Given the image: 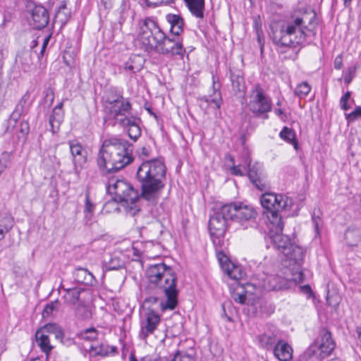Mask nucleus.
Listing matches in <instances>:
<instances>
[{"mask_svg": "<svg viewBox=\"0 0 361 361\" xmlns=\"http://www.w3.org/2000/svg\"><path fill=\"white\" fill-rule=\"evenodd\" d=\"M164 34L153 19L147 18L140 20L137 39L146 51H154L160 42L164 39Z\"/></svg>", "mask_w": 361, "mask_h": 361, "instance_id": "nucleus-8", "label": "nucleus"}, {"mask_svg": "<svg viewBox=\"0 0 361 361\" xmlns=\"http://www.w3.org/2000/svg\"><path fill=\"white\" fill-rule=\"evenodd\" d=\"M310 85L307 82H302L297 85L294 93L301 99L305 98L310 93Z\"/></svg>", "mask_w": 361, "mask_h": 361, "instance_id": "nucleus-39", "label": "nucleus"}, {"mask_svg": "<svg viewBox=\"0 0 361 361\" xmlns=\"http://www.w3.org/2000/svg\"><path fill=\"white\" fill-rule=\"evenodd\" d=\"M247 291L244 290V287L238 284L231 293L232 298L240 304L246 302Z\"/></svg>", "mask_w": 361, "mask_h": 361, "instance_id": "nucleus-35", "label": "nucleus"}, {"mask_svg": "<svg viewBox=\"0 0 361 361\" xmlns=\"http://www.w3.org/2000/svg\"><path fill=\"white\" fill-rule=\"evenodd\" d=\"M44 102L49 106L51 105L54 99V92L52 88H46L44 91Z\"/></svg>", "mask_w": 361, "mask_h": 361, "instance_id": "nucleus-48", "label": "nucleus"}, {"mask_svg": "<svg viewBox=\"0 0 361 361\" xmlns=\"http://www.w3.org/2000/svg\"><path fill=\"white\" fill-rule=\"evenodd\" d=\"M241 167H242L241 165L233 166L231 168V173H232V174L236 175V176H243L244 175V172L241 169Z\"/></svg>", "mask_w": 361, "mask_h": 361, "instance_id": "nucleus-61", "label": "nucleus"}, {"mask_svg": "<svg viewBox=\"0 0 361 361\" xmlns=\"http://www.w3.org/2000/svg\"><path fill=\"white\" fill-rule=\"evenodd\" d=\"M70 17L71 12L67 8L66 5L63 4L58 8L54 16V23H58L62 27L66 25Z\"/></svg>", "mask_w": 361, "mask_h": 361, "instance_id": "nucleus-32", "label": "nucleus"}, {"mask_svg": "<svg viewBox=\"0 0 361 361\" xmlns=\"http://www.w3.org/2000/svg\"><path fill=\"white\" fill-rule=\"evenodd\" d=\"M32 50H22L18 54L16 58V63L20 64L21 68L25 72H28L32 69Z\"/></svg>", "mask_w": 361, "mask_h": 361, "instance_id": "nucleus-30", "label": "nucleus"}, {"mask_svg": "<svg viewBox=\"0 0 361 361\" xmlns=\"http://www.w3.org/2000/svg\"><path fill=\"white\" fill-rule=\"evenodd\" d=\"M221 220L238 223L244 229L254 226L257 212L251 206L243 204L240 202H234L221 205L214 213Z\"/></svg>", "mask_w": 361, "mask_h": 361, "instance_id": "nucleus-7", "label": "nucleus"}, {"mask_svg": "<svg viewBox=\"0 0 361 361\" xmlns=\"http://www.w3.org/2000/svg\"><path fill=\"white\" fill-rule=\"evenodd\" d=\"M60 306V302L58 300L50 302L47 304L42 311V317L47 319L50 316L53 315L54 312H56Z\"/></svg>", "mask_w": 361, "mask_h": 361, "instance_id": "nucleus-37", "label": "nucleus"}, {"mask_svg": "<svg viewBox=\"0 0 361 361\" xmlns=\"http://www.w3.org/2000/svg\"><path fill=\"white\" fill-rule=\"evenodd\" d=\"M94 209V205L91 202V201L90 200L89 192H87L85 194V204L84 212L86 214L92 213Z\"/></svg>", "mask_w": 361, "mask_h": 361, "instance_id": "nucleus-52", "label": "nucleus"}, {"mask_svg": "<svg viewBox=\"0 0 361 361\" xmlns=\"http://www.w3.org/2000/svg\"><path fill=\"white\" fill-rule=\"evenodd\" d=\"M174 0H145V2L148 6H158L161 4H170L173 3Z\"/></svg>", "mask_w": 361, "mask_h": 361, "instance_id": "nucleus-54", "label": "nucleus"}, {"mask_svg": "<svg viewBox=\"0 0 361 361\" xmlns=\"http://www.w3.org/2000/svg\"><path fill=\"white\" fill-rule=\"evenodd\" d=\"M92 343L86 345L85 350L88 351L90 356H106L108 355H114L116 353V346H109L103 343H100L99 340H90Z\"/></svg>", "mask_w": 361, "mask_h": 361, "instance_id": "nucleus-18", "label": "nucleus"}, {"mask_svg": "<svg viewBox=\"0 0 361 361\" xmlns=\"http://www.w3.org/2000/svg\"><path fill=\"white\" fill-rule=\"evenodd\" d=\"M302 290H303V292L305 293H307V294H312V288H311V287L309 285L303 286L302 287Z\"/></svg>", "mask_w": 361, "mask_h": 361, "instance_id": "nucleus-62", "label": "nucleus"}, {"mask_svg": "<svg viewBox=\"0 0 361 361\" xmlns=\"http://www.w3.org/2000/svg\"><path fill=\"white\" fill-rule=\"evenodd\" d=\"M122 263L118 259H111L106 267L108 270H116L121 267Z\"/></svg>", "mask_w": 361, "mask_h": 361, "instance_id": "nucleus-56", "label": "nucleus"}, {"mask_svg": "<svg viewBox=\"0 0 361 361\" xmlns=\"http://www.w3.org/2000/svg\"><path fill=\"white\" fill-rule=\"evenodd\" d=\"M247 104L250 111L256 117L263 119L269 118L268 113L271 111V99L267 96L259 84H256L250 91Z\"/></svg>", "mask_w": 361, "mask_h": 361, "instance_id": "nucleus-11", "label": "nucleus"}, {"mask_svg": "<svg viewBox=\"0 0 361 361\" xmlns=\"http://www.w3.org/2000/svg\"><path fill=\"white\" fill-rule=\"evenodd\" d=\"M226 228L227 224L225 220L220 219L214 214L211 216L209 221V230L219 264L230 279L238 280L240 278V269L231 262L222 250L226 243L224 235Z\"/></svg>", "mask_w": 361, "mask_h": 361, "instance_id": "nucleus-6", "label": "nucleus"}, {"mask_svg": "<svg viewBox=\"0 0 361 361\" xmlns=\"http://www.w3.org/2000/svg\"><path fill=\"white\" fill-rule=\"evenodd\" d=\"M50 38H51V35H49L44 39L39 54H37L39 60H40L41 58L43 57L45 49L48 45L49 40H50Z\"/></svg>", "mask_w": 361, "mask_h": 361, "instance_id": "nucleus-57", "label": "nucleus"}, {"mask_svg": "<svg viewBox=\"0 0 361 361\" xmlns=\"http://www.w3.org/2000/svg\"><path fill=\"white\" fill-rule=\"evenodd\" d=\"M356 69L357 68L355 66H349L347 68L346 73L344 75L345 83L348 85L352 82L353 78L355 77Z\"/></svg>", "mask_w": 361, "mask_h": 361, "instance_id": "nucleus-46", "label": "nucleus"}, {"mask_svg": "<svg viewBox=\"0 0 361 361\" xmlns=\"http://www.w3.org/2000/svg\"><path fill=\"white\" fill-rule=\"evenodd\" d=\"M286 285V281L279 275L271 274L267 276L263 280V287L267 291L279 290Z\"/></svg>", "mask_w": 361, "mask_h": 361, "instance_id": "nucleus-24", "label": "nucleus"}, {"mask_svg": "<svg viewBox=\"0 0 361 361\" xmlns=\"http://www.w3.org/2000/svg\"><path fill=\"white\" fill-rule=\"evenodd\" d=\"M216 96L214 98L203 97L201 99L202 102H205L207 105L213 107L214 109H219L221 104V92H218L215 93Z\"/></svg>", "mask_w": 361, "mask_h": 361, "instance_id": "nucleus-40", "label": "nucleus"}, {"mask_svg": "<svg viewBox=\"0 0 361 361\" xmlns=\"http://www.w3.org/2000/svg\"><path fill=\"white\" fill-rule=\"evenodd\" d=\"M309 347L307 349L301 354L298 361H321L319 357L312 351Z\"/></svg>", "mask_w": 361, "mask_h": 361, "instance_id": "nucleus-42", "label": "nucleus"}, {"mask_svg": "<svg viewBox=\"0 0 361 361\" xmlns=\"http://www.w3.org/2000/svg\"><path fill=\"white\" fill-rule=\"evenodd\" d=\"M354 235H356L357 237V241H358L360 238V235L358 234V231H355V230H348L346 233H345V239L349 243V244L350 245H356V242H351L350 240V238H352L353 236Z\"/></svg>", "mask_w": 361, "mask_h": 361, "instance_id": "nucleus-53", "label": "nucleus"}, {"mask_svg": "<svg viewBox=\"0 0 361 361\" xmlns=\"http://www.w3.org/2000/svg\"><path fill=\"white\" fill-rule=\"evenodd\" d=\"M280 137L284 140L293 143L294 147L297 149L298 142L295 140V132L292 129H290L288 127H284L280 132Z\"/></svg>", "mask_w": 361, "mask_h": 361, "instance_id": "nucleus-38", "label": "nucleus"}, {"mask_svg": "<svg viewBox=\"0 0 361 361\" xmlns=\"http://www.w3.org/2000/svg\"><path fill=\"white\" fill-rule=\"evenodd\" d=\"M133 145L125 139L112 137L106 139L97 154V164L103 174L114 173L133 161Z\"/></svg>", "mask_w": 361, "mask_h": 361, "instance_id": "nucleus-3", "label": "nucleus"}, {"mask_svg": "<svg viewBox=\"0 0 361 361\" xmlns=\"http://www.w3.org/2000/svg\"><path fill=\"white\" fill-rule=\"evenodd\" d=\"M62 108L63 102H60L54 108L52 114L49 117V122L53 133H56L59 130L63 120L64 113Z\"/></svg>", "mask_w": 361, "mask_h": 361, "instance_id": "nucleus-25", "label": "nucleus"}, {"mask_svg": "<svg viewBox=\"0 0 361 361\" xmlns=\"http://www.w3.org/2000/svg\"><path fill=\"white\" fill-rule=\"evenodd\" d=\"M345 117L349 122L355 121L358 117L361 118V106H357L353 111L345 114Z\"/></svg>", "mask_w": 361, "mask_h": 361, "instance_id": "nucleus-49", "label": "nucleus"}, {"mask_svg": "<svg viewBox=\"0 0 361 361\" xmlns=\"http://www.w3.org/2000/svg\"><path fill=\"white\" fill-rule=\"evenodd\" d=\"M312 220L314 226L315 232L319 234L321 227L322 226V219L320 217V212L319 210L316 212L314 211L313 214L312 216Z\"/></svg>", "mask_w": 361, "mask_h": 361, "instance_id": "nucleus-44", "label": "nucleus"}, {"mask_svg": "<svg viewBox=\"0 0 361 361\" xmlns=\"http://www.w3.org/2000/svg\"><path fill=\"white\" fill-rule=\"evenodd\" d=\"M75 281L79 283L92 286L96 279L93 274L87 269L78 267L73 272Z\"/></svg>", "mask_w": 361, "mask_h": 361, "instance_id": "nucleus-28", "label": "nucleus"}, {"mask_svg": "<svg viewBox=\"0 0 361 361\" xmlns=\"http://www.w3.org/2000/svg\"><path fill=\"white\" fill-rule=\"evenodd\" d=\"M76 314L83 319H88L92 317L91 310L88 307L85 305L80 306L77 308Z\"/></svg>", "mask_w": 361, "mask_h": 361, "instance_id": "nucleus-43", "label": "nucleus"}, {"mask_svg": "<svg viewBox=\"0 0 361 361\" xmlns=\"http://www.w3.org/2000/svg\"><path fill=\"white\" fill-rule=\"evenodd\" d=\"M129 11V8H127L124 1H122L119 11L120 16L118 19V23L121 25H122L123 23L126 21V19L128 16Z\"/></svg>", "mask_w": 361, "mask_h": 361, "instance_id": "nucleus-45", "label": "nucleus"}, {"mask_svg": "<svg viewBox=\"0 0 361 361\" xmlns=\"http://www.w3.org/2000/svg\"><path fill=\"white\" fill-rule=\"evenodd\" d=\"M305 14H292L279 27L273 30V42L279 48L295 47L306 40L307 26L305 24Z\"/></svg>", "mask_w": 361, "mask_h": 361, "instance_id": "nucleus-5", "label": "nucleus"}, {"mask_svg": "<svg viewBox=\"0 0 361 361\" xmlns=\"http://www.w3.org/2000/svg\"><path fill=\"white\" fill-rule=\"evenodd\" d=\"M30 94L28 91H27L18 101L15 109L12 112L9 119L10 123L12 121H13L14 123H16L20 116L27 110V102L30 99Z\"/></svg>", "mask_w": 361, "mask_h": 361, "instance_id": "nucleus-26", "label": "nucleus"}, {"mask_svg": "<svg viewBox=\"0 0 361 361\" xmlns=\"http://www.w3.org/2000/svg\"><path fill=\"white\" fill-rule=\"evenodd\" d=\"M290 250L289 254L284 255L287 257V269L285 271L286 279L295 283H302L305 277L302 269L305 253L302 247L295 244H293Z\"/></svg>", "mask_w": 361, "mask_h": 361, "instance_id": "nucleus-9", "label": "nucleus"}, {"mask_svg": "<svg viewBox=\"0 0 361 361\" xmlns=\"http://www.w3.org/2000/svg\"><path fill=\"white\" fill-rule=\"evenodd\" d=\"M80 338H97L98 336L97 330L94 327H90L82 329L77 333Z\"/></svg>", "mask_w": 361, "mask_h": 361, "instance_id": "nucleus-41", "label": "nucleus"}, {"mask_svg": "<svg viewBox=\"0 0 361 361\" xmlns=\"http://www.w3.org/2000/svg\"><path fill=\"white\" fill-rule=\"evenodd\" d=\"M120 125L127 129L128 135L133 140L136 141L140 137L141 129L135 117L125 116L123 120H120Z\"/></svg>", "mask_w": 361, "mask_h": 361, "instance_id": "nucleus-22", "label": "nucleus"}, {"mask_svg": "<svg viewBox=\"0 0 361 361\" xmlns=\"http://www.w3.org/2000/svg\"><path fill=\"white\" fill-rule=\"evenodd\" d=\"M166 19L171 25V32L173 35L179 36L183 31L185 25L183 18L180 15L170 13L166 15Z\"/></svg>", "mask_w": 361, "mask_h": 361, "instance_id": "nucleus-27", "label": "nucleus"}, {"mask_svg": "<svg viewBox=\"0 0 361 361\" xmlns=\"http://www.w3.org/2000/svg\"><path fill=\"white\" fill-rule=\"evenodd\" d=\"M132 105L128 99L106 106V109L108 111L109 116L114 118L119 125L120 120H123V118L126 116V114L130 113Z\"/></svg>", "mask_w": 361, "mask_h": 361, "instance_id": "nucleus-16", "label": "nucleus"}, {"mask_svg": "<svg viewBox=\"0 0 361 361\" xmlns=\"http://www.w3.org/2000/svg\"><path fill=\"white\" fill-rule=\"evenodd\" d=\"M31 22L30 25L36 30H41L45 27L49 22V14L48 11L42 5L35 4L30 9Z\"/></svg>", "mask_w": 361, "mask_h": 361, "instance_id": "nucleus-14", "label": "nucleus"}, {"mask_svg": "<svg viewBox=\"0 0 361 361\" xmlns=\"http://www.w3.org/2000/svg\"><path fill=\"white\" fill-rule=\"evenodd\" d=\"M30 131V125L27 121H23L20 124V132L23 135H27Z\"/></svg>", "mask_w": 361, "mask_h": 361, "instance_id": "nucleus-58", "label": "nucleus"}, {"mask_svg": "<svg viewBox=\"0 0 361 361\" xmlns=\"http://www.w3.org/2000/svg\"><path fill=\"white\" fill-rule=\"evenodd\" d=\"M245 163L247 164V169L245 166H243V171H247V176L251 183L258 190L261 191L264 190L266 188V181L264 178L261 165L256 163L251 166V160L248 157L245 160Z\"/></svg>", "mask_w": 361, "mask_h": 361, "instance_id": "nucleus-13", "label": "nucleus"}, {"mask_svg": "<svg viewBox=\"0 0 361 361\" xmlns=\"http://www.w3.org/2000/svg\"><path fill=\"white\" fill-rule=\"evenodd\" d=\"M146 277L148 279L146 292L149 296L145 298L144 303L156 304L159 295L164 293L166 300L161 302V310H174L178 295V277L174 269L163 262L151 264L146 270Z\"/></svg>", "mask_w": 361, "mask_h": 361, "instance_id": "nucleus-1", "label": "nucleus"}, {"mask_svg": "<svg viewBox=\"0 0 361 361\" xmlns=\"http://www.w3.org/2000/svg\"><path fill=\"white\" fill-rule=\"evenodd\" d=\"M11 153L8 152H3L0 156V164H4L8 167L11 161Z\"/></svg>", "mask_w": 361, "mask_h": 361, "instance_id": "nucleus-55", "label": "nucleus"}, {"mask_svg": "<svg viewBox=\"0 0 361 361\" xmlns=\"http://www.w3.org/2000/svg\"><path fill=\"white\" fill-rule=\"evenodd\" d=\"M141 361H159V360H157V359H153V358H152L150 357L147 356V357H143L141 360Z\"/></svg>", "mask_w": 361, "mask_h": 361, "instance_id": "nucleus-63", "label": "nucleus"}, {"mask_svg": "<svg viewBox=\"0 0 361 361\" xmlns=\"http://www.w3.org/2000/svg\"><path fill=\"white\" fill-rule=\"evenodd\" d=\"M273 352L275 357L280 361H289L293 357L292 347L283 340L278 341Z\"/></svg>", "mask_w": 361, "mask_h": 361, "instance_id": "nucleus-23", "label": "nucleus"}, {"mask_svg": "<svg viewBox=\"0 0 361 361\" xmlns=\"http://www.w3.org/2000/svg\"><path fill=\"white\" fill-rule=\"evenodd\" d=\"M13 226V217L6 213L0 214V228L4 233H8Z\"/></svg>", "mask_w": 361, "mask_h": 361, "instance_id": "nucleus-36", "label": "nucleus"}, {"mask_svg": "<svg viewBox=\"0 0 361 361\" xmlns=\"http://www.w3.org/2000/svg\"><path fill=\"white\" fill-rule=\"evenodd\" d=\"M107 191L114 195V200L118 202H126L128 205L135 204L140 194L133 185L124 180L111 178L108 181Z\"/></svg>", "mask_w": 361, "mask_h": 361, "instance_id": "nucleus-10", "label": "nucleus"}, {"mask_svg": "<svg viewBox=\"0 0 361 361\" xmlns=\"http://www.w3.org/2000/svg\"><path fill=\"white\" fill-rule=\"evenodd\" d=\"M143 64L144 59L141 56L133 55L123 63L120 69L124 71L127 75H132L139 72L142 68Z\"/></svg>", "mask_w": 361, "mask_h": 361, "instance_id": "nucleus-21", "label": "nucleus"}, {"mask_svg": "<svg viewBox=\"0 0 361 361\" xmlns=\"http://www.w3.org/2000/svg\"><path fill=\"white\" fill-rule=\"evenodd\" d=\"M166 166L161 159L144 161L137 168L135 178L139 183L140 197L156 203L159 192L164 188Z\"/></svg>", "mask_w": 361, "mask_h": 361, "instance_id": "nucleus-4", "label": "nucleus"}, {"mask_svg": "<svg viewBox=\"0 0 361 361\" xmlns=\"http://www.w3.org/2000/svg\"><path fill=\"white\" fill-rule=\"evenodd\" d=\"M40 349L48 356L49 353L51 350L52 346L49 343V340H35Z\"/></svg>", "mask_w": 361, "mask_h": 361, "instance_id": "nucleus-47", "label": "nucleus"}, {"mask_svg": "<svg viewBox=\"0 0 361 361\" xmlns=\"http://www.w3.org/2000/svg\"><path fill=\"white\" fill-rule=\"evenodd\" d=\"M137 152L138 157L140 159H142L144 161H146L145 159L151 155L152 150L149 147H142L140 149H139Z\"/></svg>", "mask_w": 361, "mask_h": 361, "instance_id": "nucleus-50", "label": "nucleus"}, {"mask_svg": "<svg viewBox=\"0 0 361 361\" xmlns=\"http://www.w3.org/2000/svg\"><path fill=\"white\" fill-rule=\"evenodd\" d=\"M51 335L55 338H62L64 336L59 325L56 323H49L36 332L35 338H49Z\"/></svg>", "mask_w": 361, "mask_h": 361, "instance_id": "nucleus-19", "label": "nucleus"}, {"mask_svg": "<svg viewBox=\"0 0 361 361\" xmlns=\"http://www.w3.org/2000/svg\"><path fill=\"white\" fill-rule=\"evenodd\" d=\"M68 143L75 173H79L80 170L87 162V152L83 149L82 145L76 141H69Z\"/></svg>", "mask_w": 361, "mask_h": 361, "instance_id": "nucleus-15", "label": "nucleus"}, {"mask_svg": "<svg viewBox=\"0 0 361 361\" xmlns=\"http://www.w3.org/2000/svg\"><path fill=\"white\" fill-rule=\"evenodd\" d=\"M160 322V316L154 310L147 308V312L145 315V323L142 326V333L145 337L148 336V334L152 333L157 328Z\"/></svg>", "mask_w": 361, "mask_h": 361, "instance_id": "nucleus-20", "label": "nucleus"}, {"mask_svg": "<svg viewBox=\"0 0 361 361\" xmlns=\"http://www.w3.org/2000/svg\"><path fill=\"white\" fill-rule=\"evenodd\" d=\"M130 361H137L133 351L130 352Z\"/></svg>", "mask_w": 361, "mask_h": 361, "instance_id": "nucleus-64", "label": "nucleus"}, {"mask_svg": "<svg viewBox=\"0 0 361 361\" xmlns=\"http://www.w3.org/2000/svg\"><path fill=\"white\" fill-rule=\"evenodd\" d=\"M154 51L168 57L179 56L181 59L186 53L182 39L179 37H168L166 34Z\"/></svg>", "mask_w": 361, "mask_h": 361, "instance_id": "nucleus-12", "label": "nucleus"}, {"mask_svg": "<svg viewBox=\"0 0 361 361\" xmlns=\"http://www.w3.org/2000/svg\"><path fill=\"white\" fill-rule=\"evenodd\" d=\"M261 204L267 210V217L276 230L275 235L271 236L274 247L283 255L289 254L293 243L288 235L281 233L283 222L279 212L290 210L293 204V200L285 195L267 192L262 195Z\"/></svg>", "mask_w": 361, "mask_h": 361, "instance_id": "nucleus-2", "label": "nucleus"}, {"mask_svg": "<svg viewBox=\"0 0 361 361\" xmlns=\"http://www.w3.org/2000/svg\"><path fill=\"white\" fill-rule=\"evenodd\" d=\"M171 361H194L193 359L188 355L177 354Z\"/></svg>", "mask_w": 361, "mask_h": 361, "instance_id": "nucleus-60", "label": "nucleus"}, {"mask_svg": "<svg viewBox=\"0 0 361 361\" xmlns=\"http://www.w3.org/2000/svg\"><path fill=\"white\" fill-rule=\"evenodd\" d=\"M126 99L123 98L122 93L116 87H111L107 91L106 103L107 105L114 104L115 102H121Z\"/></svg>", "mask_w": 361, "mask_h": 361, "instance_id": "nucleus-34", "label": "nucleus"}, {"mask_svg": "<svg viewBox=\"0 0 361 361\" xmlns=\"http://www.w3.org/2000/svg\"><path fill=\"white\" fill-rule=\"evenodd\" d=\"M334 68L337 70H340L343 67V56L342 54L338 55L334 62Z\"/></svg>", "mask_w": 361, "mask_h": 361, "instance_id": "nucleus-59", "label": "nucleus"}, {"mask_svg": "<svg viewBox=\"0 0 361 361\" xmlns=\"http://www.w3.org/2000/svg\"><path fill=\"white\" fill-rule=\"evenodd\" d=\"M230 79L232 88L235 92H245L246 87L243 73L240 71L230 70Z\"/></svg>", "mask_w": 361, "mask_h": 361, "instance_id": "nucleus-29", "label": "nucleus"}, {"mask_svg": "<svg viewBox=\"0 0 361 361\" xmlns=\"http://www.w3.org/2000/svg\"><path fill=\"white\" fill-rule=\"evenodd\" d=\"M309 348L322 360L331 354L336 348V343L334 340H314Z\"/></svg>", "mask_w": 361, "mask_h": 361, "instance_id": "nucleus-17", "label": "nucleus"}, {"mask_svg": "<svg viewBox=\"0 0 361 361\" xmlns=\"http://www.w3.org/2000/svg\"><path fill=\"white\" fill-rule=\"evenodd\" d=\"M82 290L78 288H68L66 290V293L63 295L64 300L68 304L75 305L80 299V295Z\"/></svg>", "mask_w": 361, "mask_h": 361, "instance_id": "nucleus-33", "label": "nucleus"}, {"mask_svg": "<svg viewBox=\"0 0 361 361\" xmlns=\"http://www.w3.org/2000/svg\"><path fill=\"white\" fill-rule=\"evenodd\" d=\"M190 13L198 18H204V0H185Z\"/></svg>", "mask_w": 361, "mask_h": 361, "instance_id": "nucleus-31", "label": "nucleus"}, {"mask_svg": "<svg viewBox=\"0 0 361 361\" xmlns=\"http://www.w3.org/2000/svg\"><path fill=\"white\" fill-rule=\"evenodd\" d=\"M350 95H351V92L348 91L341 98V100H340L341 106L345 111H347L350 108V106L348 104V101L350 98Z\"/></svg>", "mask_w": 361, "mask_h": 361, "instance_id": "nucleus-51", "label": "nucleus"}]
</instances>
